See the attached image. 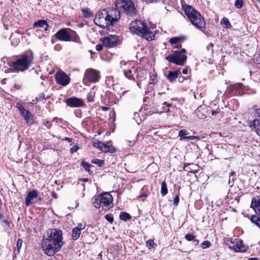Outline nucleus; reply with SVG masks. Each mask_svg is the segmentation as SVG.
Masks as SVG:
<instances>
[{"instance_id": "obj_1", "label": "nucleus", "mask_w": 260, "mask_h": 260, "mask_svg": "<svg viewBox=\"0 0 260 260\" xmlns=\"http://www.w3.org/2000/svg\"><path fill=\"white\" fill-rule=\"evenodd\" d=\"M47 238L42 240L41 247L44 253L49 256H53L60 250L63 244L61 230L53 229L50 233L47 232Z\"/></svg>"}, {"instance_id": "obj_2", "label": "nucleus", "mask_w": 260, "mask_h": 260, "mask_svg": "<svg viewBox=\"0 0 260 260\" xmlns=\"http://www.w3.org/2000/svg\"><path fill=\"white\" fill-rule=\"evenodd\" d=\"M34 58L32 51L28 50L20 55L14 61L10 66V71L18 73L24 72L30 67Z\"/></svg>"}, {"instance_id": "obj_3", "label": "nucleus", "mask_w": 260, "mask_h": 260, "mask_svg": "<svg viewBox=\"0 0 260 260\" xmlns=\"http://www.w3.org/2000/svg\"><path fill=\"white\" fill-rule=\"evenodd\" d=\"M129 28L132 33L142 37L148 41H151L154 39L155 35L143 21H132L129 24Z\"/></svg>"}, {"instance_id": "obj_4", "label": "nucleus", "mask_w": 260, "mask_h": 260, "mask_svg": "<svg viewBox=\"0 0 260 260\" xmlns=\"http://www.w3.org/2000/svg\"><path fill=\"white\" fill-rule=\"evenodd\" d=\"M184 11L191 23L196 28L205 33L206 23L202 15L197 10L189 5L185 7Z\"/></svg>"}, {"instance_id": "obj_5", "label": "nucleus", "mask_w": 260, "mask_h": 260, "mask_svg": "<svg viewBox=\"0 0 260 260\" xmlns=\"http://www.w3.org/2000/svg\"><path fill=\"white\" fill-rule=\"evenodd\" d=\"M119 12V18L120 14L124 13L128 17H134L137 14L134 3L131 0H116L115 2V9L111 10V13L114 16Z\"/></svg>"}, {"instance_id": "obj_6", "label": "nucleus", "mask_w": 260, "mask_h": 260, "mask_svg": "<svg viewBox=\"0 0 260 260\" xmlns=\"http://www.w3.org/2000/svg\"><path fill=\"white\" fill-rule=\"evenodd\" d=\"M119 19V12L117 13V15L114 16V13H111V11H110V14H109L108 11L103 9L96 14L94 22L96 25L101 27L104 28L105 27V24H106V26L112 25L114 22L117 21Z\"/></svg>"}, {"instance_id": "obj_7", "label": "nucleus", "mask_w": 260, "mask_h": 260, "mask_svg": "<svg viewBox=\"0 0 260 260\" xmlns=\"http://www.w3.org/2000/svg\"><path fill=\"white\" fill-rule=\"evenodd\" d=\"M54 37L61 41H74L77 42L79 39L76 32L70 28H61L55 35Z\"/></svg>"}, {"instance_id": "obj_8", "label": "nucleus", "mask_w": 260, "mask_h": 260, "mask_svg": "<svg viewBox=\"0 0 260 260\" xmlns=\"http://www.w3.org/2000/svg\"><path fill=\"white\" fill-rule=\"evenodd\" d=\"M165 59L170 63L178 66H182L187 59V56L181 53L180 51H175L172 54L166 56Z\"/></svg>"}, {"instance_id": "obj_9", "label": "nucleus", "mask_w": 260, "mask_h": 260, "mask_svg": "<svg viewBox=\"0 0 260 260\" xmlns=\"http://www.w3.org/2000/svg\"><path fill=\"white\" fill-rule=\"evenodd\" d=\"M100 74L98 72L93 69H87L85 72L83 82L84 84L96 82L99 81Z\"/></svg>"}, {"instance_id": "obj_10", "label": "nucleus", "mask_w": 260, "mask_h": 260, "mask_svg": "<svg viewBox=\"0 0 260 260\" xmlns=\"http://www.w3.org/2000/svg\"><path fill=\"white\" fill-rule=\"evenodd\" d=\"M101 203L102 207L104 210L107 211L112 207L113 198L112 196L108 192H105L100 195Z\"/></svg>"}, {"instance_id": "obj_11", "label": "nucleus", "mask_w": 260, "mask_h": 260, "mask_svg": "<svg viewBox=\"0 0 260 260\" xmlns=\"http://www.w3.org/2000/svg\"><path fill=\"white\" fill-rule=\"evenodd\" d=\"M55 81L58 84L65 86L69 84L70 77L62 71L57 72L55 75Z\"/></svg>"}, {"instance_id": "obj_12", "label": "nucleus", "mask_w": 260, "mask_h": 260, "mask_svg": "<svg viewBox=\"0 0 260 260\" xmlns=\"http://www.w3.org/2000/svg\"><path fill=\"white\" fill-rule=\"evenodd\" d=\"M119 41V37L110 35L102 39L103 44L107 47L111 48L117 45Z\"/></svg>"}, {"instance_id": "obj_13", "label": "nucleus", "mask_w": 260, "mask_h": 260, "mask_svg": "<svg viewBox=\"0 0 260 260\" xmlns=\"http://www.w3.org/2000/svg\"><path fill=\"white\" fill-rule=\"evenodd\" d=\"M226 245L231 249L234 250L236 252H243L245 251V247L239 243L237 239L234 240L227 239L225 241Z\"/></svg>"}, {"instance_id": "obj_14", "label": "nucleus", "mask_w": 260, "mask_h": 260, "mask_svg": "<svg viewBox=\"0 0 260 260\" xmlns=\"http://www.w3.org/2000/svg\"><path fill=\"white\" fill-rule=\"evenodd\" d=\"M64 103L67 106L71 108L80 107L84 104L83 101L81 99L74 96L65 99Z\"/></svg>"}, {"instance_id": "obj_15", "label": "nucleus", "mask_w": 260, "mask_h": 260, "mask_svg": "<svg viewBox=\"0 0 260 260\" xmlns=\"http://www.w3.org/2000/svg\"><path fill=\"white\" fill-rule=\"evenodd\" d=\"M38 196V192L36 190L33 189L28 192L25 198V205L29 206L31 204L35 203L34 200Z\"/></svg>"}, {"instance_id": "obj_16", "label": "nucleus", "mask_w": 260, "mask_h": 260, "mask_svg": "<svg viewBox=\"0 0 260 260\" xmlns=\"http://www.w3.org/2000/svg\"><path fill=\"white\" fill-rule=\"evenodd\" d=\"M250 207L254 212L260 215V199L253 198L251 200Z\"/></svg>"}, {"instance_id": "obj_17", "label": "nucleus", "mask_w": 260, "mask_h": 260, "mask_svg": "<svg viewBox=\"0 0 260 260\" xmlns=\"http://www.w3.org/2000/svg\"><path fill=\"white\" fill-rule=\"evenodd\" d=\"M207 108L202 106H199L196 110L197 115L200 119L205 118L207 117Z\"/></svg>"}, {"instance_id": "obj_18", "label": "nucleus", "mask_w": 260, "mask_h": 260, "mask_svg": "<svg viewBox=\"0 0 260 260\" xmlns=\"http://www.w3.org/2000/svg\"><path fill=\"white\" fill-rule=\"evenodd\" d=\"M48 27L49 25L45 20H39L34 24V28H41L44 29L45 31L47 30Z\"/></svg>"}, {"instance_id": "obj_19", "label": "nucleus", "mask_w": 260, "mask_h": 260, "mask_svg": "<svg viewBox=\"0 0 260 260\" xmlns=\"http://www.w3.org/2000/svg\"><path fill=\"white\" fill-rule=\"evenodd\" d=\"M241 85L240 83L231 85L228 89V91L231 93V95L237 94L238 91L241 88Z\"/></svg>"}, {"instance_id": "obj_20", "label": "nucleus", "mask_w": 260, "mask_h": 260, "mask_svg": "<svg viewBox=\"0 0 260 260\" xmlns=\"http://www.w3.org/2000/svg\"><path fill=\"white\" fill-rule=\"evenodd\" d=\"M137 78L138 80L142 81L146 78L147 72L145 70L140 69L137 70Z\"/></svg>"}, {"instance_id": "obj_21", "label": "nucleus", "mask_w": 260, "mask_h": 260, "mask_svg": "<svg viewBox=\"0 0 260 260\" xmlns=\"http://www.w3.org/2000/svg\"><path fill=\"white\" fill-rule=\"evenodd\" d=\"M103 148L102 151L105 153L110 152L112 153L116 151L115 148L112 145H109L108 142L104 143Z\"/></svg>"}, {"instance_id": "obj_22", "label": "nucleus", "mask_w": 260, "mask_h": 260, "mask_svg": "<svg viewBox=\"0 0 260 260\" xmlns=\"http://www.w3.org/2000/svg\"><path fill=\"white\" fill-rule=\"evenodd\" d=\"M178 71H169L167 76V78L170 82H173L178 78Z\"/></svg>"}, {"instance_id": "obj_23", "label": "nucleus", "mask_w": 260, "mask_h": 260, "mask_svg": "<svg viewBox=\"0 0 260 260\" xmlns=\"http://www.w3.org/2000/svg\"><path fill=\"white\" fill-rule=\"evenodd\" d=\"M21 115L24 118L27 123H29L30 120L32 119V115L31 113L27 110H25L24 111L20 113Z\"/></svg>"}, {"instance_id": "obj_24", "label": "nucleus", "mask_w": 260, "mask_h": 260, "mask_svg": "<svg viewBox=\"0 0 260 260\" xmlns=\"http://www.w3.org/2000/svg\"><path fill=\"white\" fill-rule=\"evenodd\" d=\"M250 220L260 229V215H253L251 216Z\"/></svg>"}, {"instance_id": "obj_25", "label": "nucleus", "mask_w": 260, "mask_h": 260, "mask_svg": "<svg viewBox=\"0 0 260 260\" xmlns=\"http://www.w3.org/2000/svg\"><path fill=\"white\" fill-rule=\"evenodd\" d=\"M83 16L85 18H89L93 17V15L90 10L88 8H83L82 9Z\"/></svg>"}, {"instance_id": "obj_26", "label": "nucleus", "mask_w": 260, "mask_h": 260, "mask_svg": "<svg viewBox=\"0 0 260 260\" xmlns=\"http://www.w3.org/2000/svg\"><path fill=\"white\" fill-rule=\"evenodd\" d=\"M119 218L123 221H126L132 218L131 215L126 212H121L119 214Z\"/></svg>"}, {"instance_id": "obj_27", "label": "nucleus", "mask_w": 260, "mask_h": 260, "mask_svg": "<svg viewBox=\"0 0 260 260\" xmlns=\"http://www.w3.org/2000/svg\"><path fill=\"white\" fill-rule=\"evenodd\" d=\"M81 235V232L78 228H74L72 230V238L73 240H77Z\"/></svg>"}, {"instance_id": "obj_28", "label": "nucleus", "mask_w": 260, "mask_h": 260, "mask_svg": "<svg viewBox=\"0 0 260 260\" xmlns=\"http://www.w3.org/2000/svg\"><path fill=\"white\" fill-rule=\"evenodd\" d=\"M81 165L89 174L92 173V172L90 170V167H93L91 165L86 161H82Z\"/></svg>"}, {"instance_id": "obj_29", "label": "nucleus", "mask_w": 260, "mask_h": 260, "mask_svg": "<svg viewBox=\"0 0 260 260\" xmlns=\"http://www.w3.org/2000/svg\"><path fill=\"white\" fill-rule=\"evenodd\" d=\"M253 126L255 132L260 136V119H255L253 121Z\"/></svg>"}, {"instance_id": "obj_30", "label": "nucleus", "mask_w": 260, "mask_h": 260, "mask_svg": "<svg viewBox=\"0 0 260 260\" xmlns=\"http://www.w3.org/2000/svg\"><path fill=\"white\" fill-rule=\"evenodd\" d=\"M160 193L162 196H165L168 193V188L165 181H164L161 184Z\"/></svg>"}, {"instance_id": "obj_31", "label": "nucleus", "mask_w": 260, "mask_h": 260, "mask_svg": "<svg viewBox=\"0 0 260 260\" xmlns=\"http://www.w3.org/2000/svg\"><path fill=\"white\" fill-rule=\"evenodd\" d=\"M188 134V131L185 129H183L180 131H179L178 133V136L180 138V140H182L183 139H185V138H186L187 135Z\"/></svg>"}, {"instance_id": "obj_32", "label": "nucleus", "mask_w": 260, "mask_h": 260, "mask_svg": "<svg viewBox=\"0 0 260 260\" xmlns=\"http://www.w3.org/2000/svg\"><path fill=\"white\" fill-rule=\"evenodd\" d=\"M100 196L95 197L93 199V206L96 208H99L101 206H102V204L101 203V201L100 200Z\"/></svg>"}, {"instance_id": "obj_33", "label": "nucleus", "mask_w": 260, "mask_h": 260, "mask_svg": "<svg viewBox=\"0 0 260 260\" xmlns=\"http://www.w3.org/2000/svg\"><path fill=\"white\" fill-rule=\"evenodd\" d=\"M95 92L93 91H90L87 96V100L88 102H93L94 101Z\"/></svg>"}, {"instance_id": "obj_34", "label": "nucleus", "mask_w": 260, "mask_h": 260, "mask_svg": "<svg viewBox=\"0 0 260 260\" xmlns=\"http://www.w3.org/2000/svg\"><path fill=\"white\" fill-rule=\"evenodd\" d=\"M124 74L126 78L129 80H135V78L132 75V71L131 70L124 71Z\"/></svg>"}, {"instance_id": "obj_35", "label": "nucleus", "mask_w": 260, "mask_h": 260, "mask_svg": "<svg viewBox=\"0 0 260 260\" xmlns=\"http://www.w3.org/2000/svg\"><path fill=\"white\" fill-rule=\"evenodd\" d=\"M150 75V81L149 84H154L157 82V78L156 76L152 74V73H150L149 74Z\"/></svg>"}, {"instance_id": "obj_36", "label": "nucleus", "mask_w": 260, "mask_h": 260, "mask_svg": "<svg viewBox=\"0 0 260 260\" xmlns=\"http://www.w3.org/2000/svg\"><path fill=\"white\" fill-rule=\"evenodd\" d=\"M181 40L182 37H173L170 39L169 42L172 45H175L177 44Z\"/></svg>"}, {"instance_id": "obj_37", "label": "nucleus", "mask_w": 260, "mask_h": 260, "mask_svg": "<svg viewBox=\"0 0 260 260\" xmlns=\"http://www.w3.org/2000/svg\"><path fill=\"white\" fill-rule=\"evenodd\" d=\"M104 143H103L101 141H97L94 142L93 146L102 151V149H103V147L104 146Z\"/></svg>"}, {"instance_id": "obj_38", "label": "nucleus", "mask_w": 260, "mask_h": 260, "mask_svg": "<svg viewBox=\"0 0 260 260\" xmlns=\"http://www.w3.org/2000/svg\"><path fill=\"white\" fill-rule=\"evenodd\" d=\"M91 162L92 164L98 165L99 167H101L104 164L103 160L99 159H93L91 160Z\"/></svg>"}, {"instance_id": "obj_39", "label": "nucleus", "mask_w": 260, "mask_h": 260, "mask_svg": "<svg viewBox=\"0 0 260 260\" xmlns=\"http://www.w3.org/2000/svg\"><path fill=\"white\" fill-rule=\"evenodd\" d=\"M221 22L226 25L228 28H230L232 26L229 19L226 17H223L222 19Z\"/></svg>"}, {"instance_id": "obj_40", "label": "nucleus", "mask_w": 260, "mask_h": 260, "mask_svg": "<svg viewBox=\"0 0 260 260\" xmlns=\"http://www.w3.org/2000/svg\"><path fill=\"white\" fill-rule=\"evenodd\" d=\"M196 238V236L191 234H187L185 236V239L188 241H193Z\"/></svg>"}, {"instance_id": "obj_41", "label": "nucleus", "mask_w": 260, "mask_h": 260, "mask_svg": "<svg viewBox=\"0 0 260 260\" xmlns=\"http://www.w3.org/2000/svg\"><path fill=\"white\" fill-rule=\"evenodd\" d=\"M43 99H45V95L44 93H41L35 98V100H33L32 101H36V102H39Z\"/></svg>"}, {"instance_id": "obj_42", "label": "nucleus", "mask_w": 260, "mask_h": 260, "mask_svg": "<svg viewBox=\"0 0 260 260\" xmlns=\"http://www.w3.org/2000/svg\"><path fill=\"white\" fill-rule=\"evenodd\" d=\"M243 2L242 0H236L235 2V6L236 8L240 9L242 7Z\"/></svg>"}, {"instance_id": "obj_43", "label": "nucleus", "mask_w": 260, "mask_h": 260, "mask_svg": "<svg viewBox=\"0 0 260 260\" xmlns=\"http://www.w3.org/2000/svg\"><path fill=\"white\" fill-rule=\"evenodd\" d=\"M211 246V243L209 241H205L201 243V247L203 249L209 247Z\"/></svg>"}, {"instance_id": "obj_44", "label": "nucleus", "mask_w": 260, "mask_h": 260, "mask_svg": "<svg viewBox=\"0 0 260 260\" xmlns=\"http://www.w3.org/2000/svg\"><path fill=\"white\" fill-rule=\"evenodd\" d=\"M23 241L21 239H18L17 241L16 246L18 252H20V250L22 247Z\"/></svg>"}, {"instance_id": "obj_45", "label": "nucleus", "mask_w": 260, "mask_h": 260, "mask_svg": "<svg viewBox=\"0 0 260 260\" xmlns=\"http://www.w3.org/2000/svg\"><path fill=\"white\" fill-rule=\"evenodd\" d=\"M105 219L109 222L110 223H112L114 221V218L112 215L111 214H107L105 216Z\"/></svg>"}, {"instance_id": "obj_46", "label": "nucleus", "mask_w": 260, "mask_h": 260, "mask_svg": "<svg viewBox=\"0 0 260 260\" xmlns=\"http://www.w3.org/2000/svg\"><path fill=\"white\" fill-rule=\"evenodd\" d=\"M154 244V242L153 240L149 239L146 242V246L149 248H151Z\"/></svg>"}, {"instance_id": "obj_47", "label": "nucleus", "mask_w": 260, "mask_h": 260, "mask_svg": "<svg viewBox=\"0 0 260 260\" xmlns=\"http://www.w3.org/2000/svg\"><path fill=\"white\" fill-rule=\"evenodd\" d=\"M213 46H214V44L212 43H210L207 46V49L208 50V51H210L211 53H213V51H214Z\"/></svg>"}, {"instance_id": "obj_48", "label": "nucleus", "mask_w": 260, "mask_h": 260, "mask_svg": "<svg viewBox=\"0 0 260 260\" xmlns=\"http://www.w3.org/2000/svg\"><path fill=\"white\" fill-rule=\"evenodd\" d=\"M16 107L18 108L20 113L24 111L25 109L24 107L20 103H17Z\"/></svg>"}, {"instance_id": "obj_49", "label": "nucleus", "mask_w": 260, "mask_h": 260, "mask_svg": "<svg viewBox=\"0 0 260 260\" xmlns=\"http://www.w3.org/2000/svg\"><path fill=\"white\" fill-rule=\"evenodd\" d=\"M179 202V194H177L174 199V205L175 206H177L178 205V203Z\"/></svg>"}, {"instance_id": "obj_50", "label": "nucleus", "mask_w": 260, "mask_h": 260, "mask_svg": "<svg viewBox=\"0 0 260 260\" xmlns=\"http://www.w3.org/2000/svg\"><path fill=\"white\" fill-rule=\"evenodd\" d=\"M43 125H45L48 128H50L52 126L51 123L48 120H43Z\"/></svg>"}, {"instance_id": "obj_51", "label": "nucleus", "mask_w": 260, "mask_h": 260, "mask_svg": "<svg viewBox=\"0 0 260 260\" xmlns=\"http://www.w3.org/2000/svg\"><path fill=\"white\" fill-rule=\"evenodd\" d=\"M255 63L260 64V50L255 58Z\"/></svg>"}, {"instance_id": "obj_52", "label": "nucleus", "mask_w": 260, "mask_h": 260, "mask_svg": "<svg viewBox=\"0 0 260 260\" xmlns=\"http://www.w3.org/2000/svg\"><path fill=\"white\" fill-rule=\"evenodd\" d=\"M79 149V147L77 145H75L70 148V152L71 153L76 152Z\"/></svg>"}, {"instance_id": "obj_53", "label": "nucleus", "mask_w": 260, "mask_h": 260, "mask_svg": "<svg viewBox=\"0 0 260 260\" xmlns=\"http://www.w3.org/2000/svg\"><path fill=\"white\" fill-rule=\"evenodd\" d=\"M53 120H56L57 123L60 122L61 124H63L65 121L61 118L54 117Z\"/></svg>"}, {"instance_id": "obj_54", "label": "nucleus", "mask_w": 260, "mask_h": 260, "mask_svg": "<svg viewBox=\"0 0 260 260\" xmlns=\"http://www.w3.org/2000/svg\"><path fill=\"white\" fill-rule=\"evenodd\" d=\"M141 1L143 2L146 3L147 4H150V3H157L159 1H160V0H141Z\"/></svg>"}, {"instance_id": "obj_55", "label": "nucleus", "mask_w": 260, "mask_h": 260, "mask_svg": "<svg viewBox=\"0 0 260 260\" xmlns=\"http://www.w3.org/2000/svg\"><path fill=\"white\" fill-rule=\"evenodd\" d=\"M185 140H194L197 139H199V138L197 136H187L186 138H185Z\"/></svg>"}, {"instance_id": "obj_56", "label": "nucleus", "mask_w": 260, "mask_h": 260, "mask_svg": "<svg viewBox=\"0 0 260 260\" xmlns=\"http://www.w3.org/2000/svg\"><path fill=\"white\" fill-rule=\"evenodd\" d=\"M85 228V224H83L82 223H79L78 226L76 228H78L79 230V231L81 232L82 230L84 229Z\"/></svg>"}, {"instance_id": "obj_57", "label": "nucleus", "mask_w": 260, "mask_h": 260, "mask_svg": "<svg viewBox=\"0 0 260 260\" xmlns=\"http://www.w3.org/2000/svg\"><path fill=\"white\" fill-rule=\"evenodd\" d=\"M103 45L101 44H98L95 46V49L97 51H100L103 49Z\"/></svg>"}, {"instance_id": "obj_58", "label": "nucleus", "mask_w": 260, "mask_h": 260, "mask_svg": "<svg viewBox=\"0 0 260 260\" xmlns=\"http://www.w3.org/2000/svg\"><path fill=\"white\" fill-rule=\"evenodd\" d=\"M236 176V173L235 172H232L230 173L229 177V184H231V178Z\"/></svg>"}, {"instance_id": "obj_59", "label": "nucleus", "mask_w": 260, "mask_h": 260, "mask_svg": "<svg viewBox=\"0 0 260 260\" xmlns=\"http://www.w3.org/2000/svg\"><path fill=\"white\" fill-rule=\"evenodd\" d=\"M178 81L180 82V83H182L184 81V79H185V78L183 77V76H178Z\"/></svg>"}, {"instance_id": "obj_60", "label": "nucleus", "mask_w": 260, "mask_h": 260, "mask_svg": "<svg viewBox=\"0 0 260 260\" xmlns=\"http://www.w3.org/2000/svg\"><path fill=\"white\" fill-rule=\"evenodd\" d=\"M188 166H194V165L193 164H186V163H184V169L186 171H187V170L186 169V168Z\"/></svg>"}, {"instance_id": "obj_61", "label": "nucleus", "mask_w": 260, "mask_h": 260, "mask_svg": "<svg viewBox=\"0 0 260 260\" xmlns=\"http://www.w3.org/2000/svg\"><path fill=\"white\" fill-rule=\"evenodd\" d=\"M102 110L104 111H107L110 109L109 107H106V106H102L101 107Z\"/></svg>"}, {"instance_id": "obj_62", "label": "nucleus", "mask_w": 260, "mask_h": 260, "mask_svg": "<svg viewBox=\"0 0 260 260\" xmlns=\"http://www.w3.org/2000/svg\"><path fill=\"white\" fill-rule=\"evenodd\" d=\"M3 222L7 226L8 228H10V222L8 220L5 219V220H3Z\"/></svg>"}, {"instance_id": "obj_63", "label": "nucleus", "mask_w": 260, "mask_h": 260, "mask_svg": "<svg viewBox=\"0 0 260 260\" xmlns=\"http://www.w3.org/2000/svg\"><path fill=\"white\" fill-rule=\"evenodd\" d=\"M14 88L17 90H19L21 88V85L17 84L14 85Z\"/></svg>"}, {"instance_id": "obj_64", "label": "nucleus", "mask_w": 260, "mask_h": 260, "mask_svg": "<svg viewBox=\"0 0 260 260\" xmlns=\"http://www.w3.org/2000/svg\"><path fill=\"white\" fill-rule=\"evenodd\" d=\"M257 116L260 118V108L259 109H257L256 111V112H255Z\"/></svg>"}]
</instances>
